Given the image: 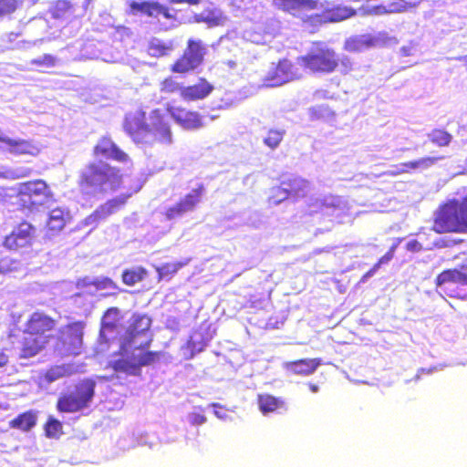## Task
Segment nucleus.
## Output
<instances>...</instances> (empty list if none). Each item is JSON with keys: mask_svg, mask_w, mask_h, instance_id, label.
Masks as SVG:
<instances>
[{"mask_svg": "<svg viewBox=\"0 0 467 467\" xmlns=\"http://www.w3.org/2000/svg\"><path fill=\"white\" fill-rule=\"evenodd\" d=\"M151 319L148 316L137 315L130 325L121 341V358L113 362V368L117 372L138 376L141 367L153 363L157 353L144 351L151 341L149 329Z\"/></svg>", "mask_w": 467, "mask_h": 467, "instance_id": "1", "label": "nucleus"}, {"mask_svg": "<svg viewBox=\"0 0 467 467\" xmlns=\"http://www.w3.org/2000/svg\"><path fill=\"white\" fill-rule=\"evenodd\" d=\"M124 129L137 144L152 145L155 141L171 143V132L167 123L163 121L159 110H153L150 124L145 123V113L137 110L127 114Z\"/></svg>", "mask_w": 467, "mask_h": 467, "instance_id": "2", "label": "nucleus"}, {"mask_svg": "<svg viewBox=\"0 0 467 467\" xmlns=\"http://www.w3.org/2000/svg\"><path fill=\"white\" fill-rule=\"evenodd\" d=\"M82 180L94 192H107L119 186L121 176L118 170L100 161L89 164L83 171Z\"/></svg>", "mask_w": 467, "mask_h": 467, "instance_id": "3", "label": "nucleus"}, {"mask_svg": "<svg viewBox=\"0 0 467 467\" xmlns=\"http://www.w3.org/2000/svg\"><path fill=\"white\" fill-rule=\"evenodd\" d=\"M433 230L437 233L467 232V198L462 202H451L441 207Z\"/></svg>", "mask_w": 467, "mask_h": 467, "instance_id": "4", "label": "nucleus"}, {"mask_svg": "<svg viewBox=\"0 0 467 467\" xmlns=\"http://www.w3.org/2000/svg\"><path fill=\"white\" fill-rule=\"evenodd\" d=\"M96 382L84 379L63 393L57 400V410L61 412H78L89 407L95 395Z\"/></svg>", "mask_w": 467, "mask_h": 467, "instance_id": "5", "label": "nucleus"}, {"mask_svg": "<svg viewBox=\"0 0 467 467\" xmlns=\"http://www.w3.org/2000/svg\"><path fill=\"white\" fill-rule=\"evenodd\" d=\"M338 58L334 50L327 47H316L304 57H298L301 67L312 72L331 73L338 65Z\"/></svg>", "mask_w": 467, "mask_h": 467, "instance_id": "6", "label": "nucleus"}, {"mask_svg": "<svg viewBox=\"0 0 467 467\" xmlns=\"http://www.w3.org/2000/svg\"><path fill=\"white\" fill-rule=\"evenodd\" d=\"M303 67L298 63V58L296 64L288 59H282L269 69L265 78V83L267 87H279L299 79L303 77Z\"/></svg>", "mask_w": 467, "mask_h": 467, "instance_id": "7", "label": "nucleus"}, {"mask_svg": "<svg viewBox=\"0 0 467 467\" xmlns=\"http://www.w3.org/2000/svg\"><path fill=\"white\" fill-rule=\"evenodd\" d=\"M17 193L24 202H29L33 206L46 205L53 199L50 188L42 180L20 183Z\"/></svg>", "mask_w": 467, "mask_h": 467, "instance_id": "8", "label": "nucleus"}, {"mask_svg": "<svg viewBox=\"0 0 467 467\" xmlns=\"http://www.w3.org/2000/svg\"><path fill=\"white\" fill-rule=\"evenodd\" d=\"M36 236L37 229L30 223L23 222L5 237L4 245L9 250L27 249L32 247Z\"/></svg>", "mask_w": 467, "mask_h": 467, "instance_id": "9", "label": "nucleus"}, {"mask_svg": "<svg viewBox=\"0 0 467 467\" xmlns=\"http://www.w3.org/2000/svg\"><path fill=\"white\" fill-rule=\"evenodd\" d=\"M206 53V47L201 40L188 41L183 56L173 65V71L185 73L200 66Z\"/></svg>", "mask_w": 467, "mask_h": 467, "instance_id": "10", "label": "nucleus"}, {"mask_svg": "<svg viewBox=\"0 0 467 467\" xmlns=\"http://www.w3.org/2000/svg\"><path fill=\"white\" fill-rule=\"evenodd\" d=\"M203 191V187L202 186L193 189L178 202L168 207L165 212L166 218L168 220H176L182 218L188 213L193 212L202 201Z\"/></svg>", "mask_w": 467, "mask_h": 467, "instance_id": "11", "label": "nucleus"}, {"mask_svg": "<svg viewBox=\"0 0 467 467\" xmlns=\"http://www.w3.org/2000/svg\"><path fill=\"white\" fill-rule=\"evenodd\" d=\"M310 213L322 212L327 215L339 216L348 210V202L340 196H325L323 198H310Z\"/></svg>", "mask_w": 467, "mask_h": 467, "instance_id": "12", "label": "nucleus"}, {"mask_svg": "<svg viewBox=\"0 0 467 467\" xmlns=\"http://www.w3.org/2000/svg\"><path fill=\"white\" fill-rule=\"evenodd\" d=\"M83 325L80 322L68 324L61 328L59 339L65 348V353L78 355L82 346Z\"/></svg>", "mask_w": 467, "mask_h": 467, "instance_id": "13", "label": "nucleus"}, {"mask_svg": "<svg viewBox=\"0 0 467 467\" xmlns=\"http://www.w3.org/2000/svg\"><path fill=\"white\" fill-rule=\"evenodd\" d=\"M388 35L385 32H379L375 35H359L349 37L345 42V49L349 52H362L370 47H379L386 44Z\"/></svg>", "mask_w": 467, "mask_h": 467, "instance_id": "14", "label": "nucleus"}, {"mask_svg": "<svg viewBox=\"0 0 467 467\" xmlns=\"http://www.w3.org/2000/svg\"><path fill=\"white\" fill-rule=\"evenodd\" d=\"M125 198L117 197L109 200L106 203L97 208L90 215L86 217L81 223L80 226H90L94 229L98 224L106 220L109 216L119 211L125 203Z\"/></svg>", "mask_w": 467, "mask_h": 467, "instance_id": "15", "label": "nucleus"}, {"mask_svg": "<svg viewBox=\"0 0 467 467\" xmlns=\"http://www.w3.org/2000/svg\"><path fill=\"white\" fill-rule=\"evenodd\" d=\"M0 148L4 150L15 155H31L36 156L40 152V147L38 144L26 140L22 139H12L7 136L1 135Z\"/></svg>", "mask_w": 467, "mask_h": 467, "instance_id": "16", "label": "nucleus"}, {"mask_svg": "<svg viewBox=\"0 0 467 467\" xmlns=\"http://www.w3.org/2000/svg\"><path fill=\"white\" fill-rule=\"evenodd\" d=\"M50 335H36L25 330L20 341L22 358H31L36 355L47 343Z\"/></svg>", "mask_w": 467, "mask_h": 467, "instance_id": "17", "label": "nucleus"}, {"mask_svg": "<svg viewBox=\"0 0 467 467\" xmlns=\"http://www.w3.org/2000/svg\"><path fill=\"white\" fill-rule=\"evenodd\" d=\"M97 157L115 160L119 162H127L129 156L121 150L109 138H102L94 150Z\"/></svg>", "mask_w": 467, "mask_h": 467, "instance_id": "18", "label": "nucleus"}, {"mask_svg": "<svg viewBox=\"0 0 467 467\" xmlns=\"http://www.w3.org/2000/svg\"><path fill=\"white\" fill-rule=\"evenodd\" d=\"M130 6L133 14L141 13L150 17H157L160 15H162L166 18L171 17L169 9L158 2L144 1L139 3L132 1Z\"/></svg>", "mask_w": 467, "mask_h": 467, "instance_id": "19", "label": "nucleus"}, {"mask_svg": "<svg viewBox=\"0 0 467 467\" xmlns=\"http://www.w3.org/2000/svg\"><path fill=\"white\" fill-rule=\"evenodd\" d=\"M55 327V321L47 315L39 312L34 313L26 325V331L36 335H50Z\"/></svg>", "mask_w": 467, "mask_h": 467, "instance_id": "20", "label": "nucleus"}, {"mask_svg": "<svg viewBox=\"0 0 467 467\" xmlns=\"http://www.w3.org/2000/svg\"><path fill=\"white\" fill-rule=\"evenodd\" d=\"M275 7L296 16L300 11L312 10L317 6L314 0H273Z\"/></svg>", "mask_w": 467, "mask_h": 467, "instance_id": "21", "label": "nucleus"}, {"mask_svg": "<svg viewBox=\"0 0 467 467\" xmlns=\"http://www.w3.org/2000/svg\"><path fill=\"white\" fill-rule=\"evenodd\" d=\"M320 365V360L317 358H306L299 359L293 362H285V368L296 375L307 376L315 372Z\"/></svg>", "mask_w": 467, "mask_h": 467, "instance_id": "22", "label": "nucleus"}, {"mask_svg": "<svg viewBox=\"0 0 467 467\" xmlns=\"http://www.w3.org/2000/svg\"><path fill=\"white\" fill-rule=\"evenodd\" d=\"M437 287L442 289L449 288L453 284L467 285V272H462L457 269H450L440 274L436 280Z\"/></svg>", "mask_w": 467, "mask_h": 467, "instance_id": "23", "label": "nucleus"}, {"mask_svg": "<svg viewBox=\"0 0 467 467\" xmlns=\"http://www.w3.org/2000/svg\"><path fill=\"white\" fill-rule=\"evenodd\" d=\"M70 219L69 212L63 208H55L50 211L47 226L52 234H57L63 230Z\"/></svg>", "mask_w": 467, "mask_h": 467, "instance_id": "24", "label": "nucleus"}, {"mask_svg": "<svg viewBox=\"0 0 467 467\" xmlns=\"http://www.w3.org/2000/svg\"><path fill=\"white\" fill-rule=\"evenodd\" d=\"M171 116L185 129L195 130L202 127V119L196 112L176 109L171 111Z\"/></svg>", "mask_w": 467, "mask_h": 467, "instance_id": "25", "label": "nucleus"}, {"mask_svg": "<svg viewBox=\"0 0 467 467\" xmlns=\"http://www.w3.org/2000/svg\"><path fill=\"white\" fill-rule=\"evenodd\" d=\"M213 89V87L207 81L202 79L200 83L183 88L182 89V96L185 99L196 100L206 98Z\"/></svg>", "mask_w": 467, "mask_h": 467, "instance_id": "26", "label": "nucleus"}, {"mask_svg": "<svg viewBox=\"0 0 467 467\" xmlns=\"http://www.w3.org/2000/svg\"><path fill=\"white\" fill-rule=\"evenodd\" d=\"M282 185L288 188L290 196L301 197L309 188V182L300 177L290 175L282 181Z\"/></svg>", "mask_w": 467, "mask_h": 467, "instance_id": "27", "label": "nucleus"}, {"mask_svg": "<svg viewBox=\"0 0 467 467\" xmlns=\"http://www.w3.org/2000/svg\"><path fill=\"white\" fill-rule=\"evenodd\" d=\"M51 16L55 19L68 20L75 14L73 5L66 0H58L50 10Z\"/></svg>", "mask_w": 467, "mask_h": 467, "instance_id": "28", "label": "nucleus"}, {"mask_svg": "<svg viewBox=\"0 0 467 467\" xmlns=\"http://www.w3.org/2000/svg\"><path fill=\"white\" fill-rule=\"evenodd\" d=\"M173 49L172 43L170 41H163L159 38H152L148 47V53L151 57H161L167 55Z\"/></svg>", "mask_w": 467, "mask_h": 467, "instance_id": "29", "label": "nucleus"}, {"mask_svg": "<svg viewBox=\"0 0 467 467\" xmlns=\"http://www.w3.org/2000/svg\"><path fill=\"white\" fill-rule=\"evenodd\" d=\"M36 423V415L32 411H27L20 414L16 419L10 421L12 428L19 429L26 431L32 429Z\"/></svg>", "mask_w": 467, "mask_h": 467, "instance_id": "30", "label": "nucleus"}, {"mask_svg": "<svg viewBox=\"0 0 467 467\" xmlns=\"http://www.w3.org/2000/svg\"><path fill=\"white\" fill-rule=\"evenodd\" d=\"M74 368L71 365H59L50 368L45 375L48 383H52L59 379L69 376L74 373Z\"/></svg>", "mask_w": 467, "mask_h": 467, "instance_id": "31", "label": "nucleus"}, {"mask_svg": "<svg viewBox=\"0 0 467 467\" xmlns=\"http://www.w3.org/2000/svg\"><path fill=\"white\" fill-rule=\"evenodd\" d=\"M259 408L264 414L284 408V402L271 395L259 396Z\"/></svg>", "mask_w": 467, "mask_h": 467, "instance_id": "32", "label": "nucleus"}, {"mask_svg": "<svg viewBox=\"0 0 467 467\" xmlns=\"http://www.w3.org/2000/svg\"><path fill=\"white\" fill-rule=\"evenodd\" d=\"M147 275L143 267L136 266L131 269H127L122 274V281L128 285H134L145 278Z\"/></svg>", "mask_w": 467, "mask_h": 467, "instance_id": "33", "label": "nucleus"}, {"mask_svg": "<svg viewBox=\"0 0 467 467\" xmlns=\"http://www.w3.org/2000/svg\"><path fill=\"white\" fill-rule=\"evenodd\" d=\"M444 157H425L413 161H409L402 163L401 166L405 168L414 169V170H426L431 166H433L438 161L443 160Z\"/></svg>", "mask_w": 467, "mask_h": 467, "instance_id": "34", "label": "nucleus"}, {"mask_svg": "<svg viewBox=\"0 0 467 467\" xmlns=\"http://www.w3.org/2000/svg\"><path fill=\"white\" fill-rule=\"evenodd\" d=\"M83 285H92L97 289H116L115 283L108 277H98L93 280L85 278L82 280Z\"/></svg>", "mask_w": 467, "mask_h": 467, "instance_id": "35", "label": "nucleus"}, {"mask_svg": "<svg viewBox=\"0 0 467 467\" xmlns=\"http://www.w3.org/2000/svg\"><path fill=\"white\" fill-rule=\"evenodd\" d=\"M244 38L257 45H265L270 42L272 36L271 34H262L254 29L246 30L244 32Z\"/></svg>", "mask_w": 467, "mask_h": 467, "instance_id": "36", "label": "nucleus"}, {"mask_svg": "<svg viewBox=\"0 0 467 467\" xmlns=\"http://www.w3.org/2000/svg\"><path fill=\"white\" fill-rule=\"evenodd\" d=\"M429 138L434 144L442 147L447 146L452 140V136L441 130H435L429 134Z\"/></svg>", "mask_w": 467, "mask_h": 467, "instance_id": "37", "label": "nucleus"}, {"mask_svg": "<svg viewBox=\"0 0 467 467\" xmlns=\"http://www.w3.org/2000/svg\"><path fill=\"white\" fill-rule=\"evenodd\" d=\"M406 9V4L404 2L393 3L389 5V9L384 6H374L368 10V14L382 15L385 13L402 12Z\"/></svg>", "mask_w": 467, "mask_h": 467, "instance_id": "38", "label": "nucleus"}, {"mask_svg": "<svg viewBox=\"0 0 467 467\" xmlns=\"http://www.w3.org/2000/svg\"><path fill=\"white\" fill-rule=\"evenodd\" d=\"M355 15V11L347 6H337L334 8L330 13V19L337 22L344 19L349 18Z\"/></svg>", "mask_w": 467, "mask_h": 467, "instance_id": "39", "label": "nucleus"}, {"mask_svg": "<svg viewBox=\"0 0 467 467\" xmlns=\"http://www.w3.org/2000/svg\"><path fill=\"white\" fill-rule=\"evenodd\" d=\"M284 132L277 130H271L265 138L264 142L271 149H275L283 140Z\"/></svg>", "mask_w": 467, "mask_h": 467, "instance_id": "40", "label": "nucleus"}, {"mask_svg": "<svg viewBox=\"0 0 467 467\" xmlns=\"http://www.w3.org/2000/svg\"><path fill=\"white\" fill-rule=\"evenodd\" d=\"M287 190L288 188L283 186L282 184L280 187L274 188L272 190V195L269 197L270 202L276 205L286 200L290 196Z\"/></svg>", "mask_w": 467, "mask_h": 467, "instance_id": "41", "label": "nucleus"}, {"mask_svg": "<svg viewBox=\"0 0 467 467\" xmlns=\"http://www.w3.org/2000/svg\"><path fill=\"white\" fill-rule=\"evenodd\" d=\"M62 424L59 420L50 418L46 425L47 436L55 438L61 433Z\"/></svg>", "mask_w": 467, "mask_h": 467, "instance_id": "42", "label": "nucleus"}, {"mask_svg": "<svg viewBox=\"0 0 467 467\" xmlns=\"http://www.w3.org/2000/svg\"><path fill=\"white\" fill-rule=\"evenodd\" d=\"M186 263H170L160 266L157 270L161 278L168 276L171 274L176 273L180 268L185 265Z\"/></svg>", "mask_w": 467, "mask_h": 467, "instance_id": "43", "label": "nucleus"}, {"mask_svg": "<svg viewBox=\"0 0 467 467\" xmlns=\"http://www.w3.org/2000/svg\"><path fill=\"white\" fill-rule=\"evenodd\" d=\"M32 64L46 67H54L56 64V57L51 55L45 54L36 59H33Z\"/></svg>", "mask_w": 467, "mask_h": 467, "instance_id": "44", "label": "nucleus"}, {"mask_svg": "<svg viewBox=\"0 0 467 467\" xmlns=\"http://www.w3.org/2000/svg\"><path fill=\"white\" fill-rule=\"evenodd\" d=\"M177 90H181L182 91V88H180L179 84L172 78H166L162 83H161V91L163 92H167V93H172V92H175Z\"/></svg>", "mask_w": 467, "mask_h": 467, "instance_id": "45", "label": "nucleus"}, {"mask_svg": "<svg viewBox=\"0 0 467 467\" xmlns=\"http://www.w3.org/2000/svg\"><path fill=\"white\" fill-rule=\"evenodd\" d=\"M200 17L202 21H205L209 24L218 25L221 18V14L218 11H213L207 14L202 13L200 15Z\"/></svg>", "mask_w": 467, "mask_h": 467, "instance_id": "46", "label": "nucleus"}, {"mask_svg": "<svg viewBox=\"0 0 467 467\" xmlns=\"http://www.w3.org/2000/svg\"><path fill=\"white\" fill-rule=\"evenodd\" d=\"M28 171L25 169L16 170L14 171L0 172V177L17 179L28 175Z\"/></svg>", "mask_w": 467, "mask_h": 467, "instance_id": "47", "label": "nucleus"}, {"mask_svg": "<svg viewBox=\"0 0 467 467\" xmlns=\"http://www.w3.org/2000/svg\"><path fill=\"white\" fill-rule=\"evenodd\" d=\"M15 10L14 0H0V15L10 13Z\"/></svg>", "mask_w": 467, "mask_h": 467, "instance_id": "48", "label": "nucleus"}, {"mask_svg": "<svg viewBox=\"0 0 467 467\" xmlns=\"http://www.w3.org/2000/svg\"><path fill=\"white\" fill-rule=\"evenodd\" d=\"M209 407L213 408V414L222 420H231L229 415L226 412L222 411V406L219 403H212Z\"/></svg>", "mask_w": 467, "mask_h": 467, "instance_id": "49", "label": "nucleus"}, {"mask_svg": "<svg viewBox=\"0 0 467 467\" xmlns=\"http://www.w3.org/2000/svg\"><path fill=\"white\" fill-rule=\"evenodd\" d=\"M392 256V252L387 253L384 256L380 258L379 262L373 267V269L367 273L366 276L372 275L375 270L378 269L381 264L388 263L389 260H391Z\"/></svg>", "mask_w": 467, "mask_h": 467, "instance_id": "50", "label": "nucleus"}, {"mask_svg": "<svg viewBox=\"0 0 467 467\" xmlns=\"http://www.w3.org/2000/svg\"><path fill=\"white\" fill-rule=\"evenodd\" d=\"M407 249L410 252H419L422 249V245L417 240H411L407 243Z\"/></svg>", "mask_w": 467, "mask_h": 467, "instance_id": "51", "label": "nucleus"}, {"mask_svg": "<svg viewBox=\"0 0 467 467\" xmlns=\"http://www.w3.org/2000/svg\"><path fill=\"white\" fill-rule=\"evenodd\" d=\"M119 314V310L117 308H110L109 309L105 316H104V323L106 325H109V321L108 322V320H110L111 318H115Z\"/></svg>", "mask_w": 467, "mask_h": 467, "instance_id": "52", "label": "nucleus"}, {"mask_svg": "<svg viewBox=\"0 0 467 467\" xmlns=\"http://www.w3.org/2000/svg\"><path fill=\"white\" fill-rule=\"evenodd\" d=\"M340 65H341V72L347 73L348 72L352 67V63L348 57H343L340 59Z\"/></svg>", "mask_w": 467, "mask_h": 467, "instance_id": "53", "label": "nucleus"}, {"mask_svg": "<svg viewBox=\"0 0 467 467\" xmlns=\"http://www.w3.org/2000/svg\"><path fill=\"white\" fill-rule=\"evenodd\" d=\"M206 421V418L203 415L200 414H192V422L193 424L201 425Z\"/></svg>", "mask_w": 467, "mask_h": 467, "instance_id": "54", "label": "nucleus"}, {"mask_svg": "<svg viewBox=\"0 0 467 467\" xmlns=\"http://www.w3.org/2000/svg\"><path fill=\"white\" fill-rule=\"evenodd\" d=\"M8 363V356L0 348V368H4Z\"/></svg>", "mask_w": 467, "mask_h": 467, "instance_id": "55", "label": "nucleus"}, {"mask_svg": "<svg viewBox=\"0 0 467 467\" xmlns=\"http://www.w3.org/2000/svg\"><path fill=\"white\" fill-rule=\"evenodd\" d=\"M314 97L317 99H327L329 96H328V91L327 90H317L315 93H314Z\"/></svg>", "mask_w": 467, "mask_h": 467, "instance_id": "56", "label": "nucleus"}, {"mask_svg": "<svg viewBox=\"0 0 467 467\" xmlns=\"http://www.w3.org/2000/svg\"><path fill=\"white\" fill-rule=\"evenodd\" d=\"M201 0H169L170 3L172 4H189V5H196Z\"/></svg>", "mask_w": 467, "mask_h": 467, "instance_id": "57", "label": "nucleus"}, {"mask_svg": "<svg viewBox=\"0 0 467 467\" xmlns=\"http://www.w3.org/2000/svg\"><path fill=\"white\" fill-rule=\"evenodd\" d=\"M5 261L1 262L0 264V274L4 273L5 271H6L7 269H5Z\"/></svg>", "mask_w": 467, "mask_h": 467, "instance_id": "58", "label": "nucleus"}, {"mask_svg": "<svg viewBox=\"0 0 467 467\" xmlns=\"http://www.w3.org/2000/svg\"><path fill=\"white\" fill-rule=\"evenodd\" d=\"M310 389L312 392H317L318 391V387L316 386V385H310Z\"/></svg>", "mask_w": 467, "mask_h": 467, "instance_id": "59", "label": "nucleus"}, {"mask_svg": "<svg viewBox=\"0 0 467 467\" xmlns=\"http://www.w3.org/2000/svg\"><path fill=\"white\" fill-rule=\"evenodd\" d=\"M434 370H437V368H436V367H433L432 368H430V369L428 370V373H431V372H432V371H434Z\"/></svg>", "mask_w": 467, "mask_h": 467, "instance_id": "60", "label": "nucleus"}, {"mask_svg": "<svg viewBox=\"0 0 467 467\" xmlns=\"http://www.w3.org/2000/svg\"><path fill=\"white\" fill-rule=\"evenodd\" d=\"M230 67H233V65H234V62H230Z\"/></svg>", "mask_w": 467, "mask_h": 467, "instance_id": "61", "label": "nucleus"}, {"mask_svg": "<svg viewBox=\"0 0 467 467\" xmlns=\"http://www.w3.org/2000/svg\"><path fill=\"white\" fill-rule=\"evenodd\" d=\"M230 67H233V65H234V62H230Z\"/></svg>", "mask_w": 467, "mask_h": 467, "instance_id": "62", "label": "nucleus"}]
</instances>
